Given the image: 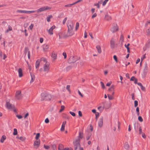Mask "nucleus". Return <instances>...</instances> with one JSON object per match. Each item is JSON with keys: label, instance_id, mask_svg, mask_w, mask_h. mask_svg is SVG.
I'll return each instance as SVG.
<instances>
[{"label": "nucleus", "instance_id": "nucleus-1", "mask_svg": "<svg viewBox=\"0 0 150 150\" xmlns=\"http://www.w3.org/2000/svg\"><path fill=\"white\" fill-rule=\"evenodd\" d=\"M83 137L82 132H79L78 138L73 141V145L74 150H83L82 147H81L80 143V139H82Z\"/></svg>", "mask_w": 150, "mask_h": 150}, {"label": "nucleus", "instance_id": "nucleus-2", "mask_svg": "<svg viewBox=\"0 0 150 150\" xmlns=\"http://www.w3.org/2000/svg\"><path fill=\"white\" fill-rule=\"evenodd\" d=\"M41 99L42 100H50L52 97L50 94L47 93H42L41 94Z\"/></svg>", "mask_w": 150, "mask_h": 150}, {"label": "nucleus", "instance_id": "nucleus-3", "mask_svg": "<svg viewBox=\"0 0 150 150\" xmlns=\"http://www.w3.org/2000/svg\"><path fill=\"white\" fill-rule=\"evenodd\" d=\"M68 29L73 30L74 28V24L73 21L71 20H68L67 23Z\"/></svg>", "mask_w": 150, "mask_h": 150}, {"label": "nucleus", "instance_id": "nucleus-4", "mask_svg": "<svg viewBox=\"0 0 150 150\" xmlns=\"http://www.w3.org/2000/svg\"><path fill=\"white\" fill-rule=\"evenodd\" d=\"M148 67L147 64L146 63L145 64L144 68L143 70L142 74V77L143 78H144L148 72Z\"/></svg>", "mask_w": 150, "mask_h": 150}, {"label": "nucleus", "instance_id": "nucleus-5", "mask_svg": "<svg viewBox=\"0 0 150 150\" xmlns=\"http://www.w3.org/2000/svg\"><path fill=\"white\" fill-rule=\"evenodd\" d=\"M51 8L48 6H43L35 11L37 13L40 12L47 10L50 9Z\"/></svg>", "mask_w": 150, "mask_h": 150}, {"label": "nucleus", "instance_id": "nucleus-6", "mask_svg": "<svg viewBox=\"0 0 150 150\" xmlns=\"http://www.w3.org/2000/svg\"><path fill=\"white\" fill-rule=\"evenodd\" d=\"M22 97V96L21 94V91H17L15 95L16 98L18 100H19L21 99Z\"/></svg>", "mask_w": 150, "mask_h": 150}, {"label": "nucleus", "instance_id": "nucleus-7", "mask_svg": "<svg viewBox=\"0 0 150 150\" xmlns=\"http://www.w3.org/2000/svg\"><path fill=\"white\" fill-rule=\"evenodd\" d=\"M35 12V11H26L22 10H18L17 12L21 13H33Z\"/></svg>", "mask_w": 150, "mask_h": 150}, {"label": "nucleus", "instance_id": "nucleus-8", "mask_svg": "<svg viewBox=\"0 0 150 150\" xmlns=\"http://www.w3.org/2000/svg\"><path fill=\"white\" fill-rule=\"evenodd\" d=\"M118 30V27L117 24L114 23L111 29V31L113 33H114L117 31Z\"/></svg>", "mask_w": 150, "mask_h": 150}, {"label": "nucleus", "instance_id": "nucleus-9", "mask_svg": "<svg viewBox=\"0 0 150 150\" xmlns=\"http://www.w3.org/2000/svg\"><path fill=\"white\" fill-rule=\"evenodd\" d=\"M50 63L48 62H46L44 65V71L48 72L49 69Z\"/></svg>", "mask_w": 150, "mask_h": 150}, {"label": "nucleus", "instance_id": "nucleus-10", "mask_svg": "<svg viewBox=\"0 0 150 150\" xmlns=\"http://www.w3.org/2000/svg\"><path fill=\"white\" fill-rule=\"evenodd\" d=\"M6 106L8 109H12L14 108V106L11 104L9 102H6Z\"/></svg>", "mask_w": 150, "mask_h": 150}, {"label": "nucleus", "instance_id": "nucleus-11", "mask_svg": "<svg viewBox=\"0 0 150 150\" xmlns=\"http://www.w3.org/2000/svg\"><path fill=\"white\" fill-rule=\"evenodd\" d=\"M74 34V32L72 30H69L68 29L67 33V34H64V36L66 37H68L72 36Z\"/></svg>", "mask_w": 150, "mask_h": 150}, {"label": "nucleus", "instance_id": "nucleus-12", "mask_svg": "<svg viewBox=\"0 0 150 150\" xmlns=\"http://www.w3.org/2000/svg\"><path fill=\"white\" fill-rule=\"evenodd\" d=\"M55 28V26L53 25L52 26L49 30H47L49 34L50 35H52L53 34V30Z\"/></svg>", "mask_w": 150, "mask_h": 150}, {"label": "nucleus", "instance_id": "nucleus-13", "mask_svg": "<svg viewBox=\"0 0 150 150\" xmlns=\"http://www.w3.org/2000/svg\"><path fill=\"white\" fill-rule=\"evenodd\" d=\"M76 61V60L74 57L73 56L70 57L68 60V62L69 63H74Z\"/></svg>", "mask_w": 150, "mask_h": 150}, {"label": "nucleus", "instance_id": "nucleus-14", "mask_svg": "<svg viewBox=\"0 0 150 150\" xmlns=\"http://www.w3.org/2000/svg\"><path fill=\"white\" fill-rule=\"evenodd\" d=\"M40 141L39 140H36L34 144V146L35 148H38L40 145Z\"/></svg>", "mask_w": 150, "mask_h": 150}, {"label": "nucleus", "instance_id": "nucleus-15", "mask_svg": "<svg viewBox=\"0 0 150 150\" xmlns=\"http://www.w3.org/2000/svg\"><path fill=\"white\" fill-rule=\"evenodd\" d=\"M103 117H101L99 119L98 122V125L100 127H101L103 126Z\"/></svg>", "mask_w": 150, "mask_h": 150}, {"label": "nucleus", "instance_id": "nucleus-16", "mask_svg": "<svg viewBox=\"0 0 150 150\" xmlns=\"http://www.w3.org/2000/svg\"><path fill=\"white\" fill-rule=\"evenodd\" d=\"M115 40L113 38H112L110 41L111 47L113 48L115 47Z\"/></svg>", "mask_w": 150, "mask_h": 150}, {"label": "nucleus", "instance_id": "nucleus-17", "mask_svg": "<svg viewBox=\"0 0 150 150\" xmlns=\"http://www.w3.org/2000/svg\"><path fill=\"white\" fill-rule=\"evenodd\" d=\"M18 72L19 73V76L20 77H22L23 76L22 70L21 68H20L18 70Z\"/></svg>", "mask_w": 150, "mask_h": 150}, {"label": "nucleus", "instance_id": "nucleus-18", "mask_svg": "<svg viewBox=\"0 0 150 150\" xmlns=\"http://www.w3.org/2000/svg\"><path fill=\"white\" fill-rule=\"evenodd\" d=\"M43 50L44 51H46L49 48V45L47 44H45L43 45Z\"/></svg>", "mask_w": 150, "mask_h": 150}, {"label": "nucleus", "instance_id": "nucleus-19", "mask_svg": "<svg viewBox=\"0 0 150 150\" xmlns=\"http://www.w3.org/2000/svg\"><path fill=\"white\" fill-rule=\"evenodd\" d=\"M6 136L4 135H3L1 139L0 142L2 143H3L4 140L6 139Z\"/></svg>", "mask_w": 150, "mask_h": 150}, {"label": "nucleus", "instance_id": "nucleus-20", "mask_svg": "<svg viewBox=\"0 0 150 150\" xmlns=\"http://www.w3.org/2000/svg\"><path fill=\"white\" fill-rule=\"evenodd\" d=\"M40 62L39 59H38L36 62L35 63V67L36 69L38 68L39 67Z\"/></svg>", "mask_w": 150, "mask_h": 150}, {"label": "nucleus", "instance_id": "nucleus-21", "mask_svg": "<svg viewBox=\"0 0 150 150\" xmlns=\"http://www.w3.org/2000/svg\"><path fill=\"white\" fill-rule=\"evenodd\" d=\"M96 49L98 50V52L100 53L101 52V50L100 46L98 45L96 47Z\"/></svg>", "mask_w": 150, "mask_h": 150}, {"label": "nucleus", "instance_id": "nucleus-22", "mask_svg": "<svg viewBox=\"0 0 150 150\" xmlns=\"http://www.w3.org/2000/svg\"><path fill=\"white\" fill-rule=\"evenodd\" d=\"M105 18L106 20L109 21L111 19V17L108 15H106L105 16Z\"/></svg>", "mask_w": 150, "mask_h": 150}, {"label": "nucleus", "instance_id": "nucleus-23", "mask_svg": "<svg viewBox=\"0 0 150 150\" xmlns=\"http://www.w3.org/2000/svg\"><path fill=\"white\" fill-rule=\"evenodd\" d=\"M146 49L149 48L150 47V40H149L146 44Z\"/></svg>", "mask_w": 150, "mask_h": 150}, {"label": "nucleus", "instance_id": "nucleus-24", "mask_svg": "<svg viewBox=\"0 0 150 150\" xmlns=\"http://www.w3.org/2000/svg\"><path fill=\"white\" fill-rule=\"evenodd\" d=\"M124 148L126 149H128L129 148V145L127 142H125L124 145Z\"/></svg>", "mask_w": 150, "mask_h": 150}, {"label": "nucleus", "instance_id": "nucleus-25", "mask_svg": "<svg viewBox=\"0 0 150 150\" xmlns=\"http://www.w3.org/2000/svg\"><path fill=\"white\" fill-rule=\"evenodd\" d=\"M130 44L129 43H128L127 45H126V44H125V47L127 49V52H128L129 53L130 52L129 51V45Z\"/></svg>", "mask_w": 150, "mask_h": 150}, {"label": "nucleus", "instance_id": "nucleus-26", "mask_svg": "<svg viewBox=\"0 0 150 150\" xmlns=\"http://www.w3.org/2000/svg\"><path fill=\"white\" fill-rule=\"evenodd\" d=\"M12 30V28L11 27L10 25H8V29H7L5 31V32L6 33H8V32L9 31H11Z\"/></svg>", "mask_w": 150, "mask_h": 150}, {"label": "nucleus", "instance_id": "nucleus-27", "mask_svg": "<svg viewBox=\"0 0 150 150\" xmlns=\"http://www.w3.org/2000/svg\"><path fill=\"white\" fill-rule=\"evenodd\" d=\"M63 146L62 144H59L58 147V150H63Z\"/></svg>", "mask_w": 150, "mask_h": 150}, {"label": "nucleus", "instance_id": "nucleus-28", "mask_svg": "<svg viewBox=\"0 0 150 150\" xmlns=\"http://www.w3.org/2000/svg\"><path fill=\"white\" fill-rule=\"evenodd\" d=\"M52 17V15H50L48 17H47L46 18L47 21V22H49L50 21V18Z\"/></svg>", "mask_w": 150, "mask_h": 150}, {"label": "nucleus", "instance_id": "nucleus-29", "mask_svg": "<svg viewBox=\"0 0 150 150\" xmlns=\"http://www.w3.org/2000/svg\"><path fill=\"white\" fill-rule=\"evenodd\" d=\"M40 61V62L41 61H43V62H45V63H46V62H47V59H46L44 57H42V58H41L40 60H39Z\"/></svg>", "mask_w": 150, "mask_h": 150}, {"label": "nucleus", "instance_id": "nucleus-30", "mask_svg": "<svg viewBox=\"0 0 150 150\" xmlns=\"http://www.w3.org/2000/svg\"><path fill=\"white\" fill-rule=\"evenodd\" d=\"M52 57L54 60L56 59L57 57V55L55 53H52Z\"/></svg>", "mask_w": 150, "mask_h": 150}, {"label": "nucleus", "instance_id": "nucleus-31", "mask_svg": "<svg viewBox=\"0 0 150 150\" xmlns=\"http://www.w3.org/2000/svg\"><path fill=\"white\" fill-rule=\"evenodd\" d=\"M91 135V133H88V134L86 136V140H88L90 139Z\"/></svg>", "mask_w": 150, "mask_h": 150}, {"label": "nucleus", "instance_id": "nucleus-32", "mask_svg": "<svg viewBox=\"0 0 150 150\" xmlns=\"http://www.w3.org/2000/svg\"><path fill=\"white\" fill-rule=\"evenodd\" d=\"M139 134H142V136L143 138H146V135L144 133H143L142 132H139Z\"/></svg>", "mask_w": 150, "mask_h": 150}, {"label": "nucleus", "instance_id": "nucleus-33", "mask_svg": "<svg viewBox=\"0 0 150 150\" xmlns=\"http://www.w3.org/2000/svg\"><path fill=\"white\" fill-rule=\"evenodd\" d=\"M74 5V3H72V4H67V5H64V6L65 7H71L73 5Z\"/></svg>", "mask_w": 150, "mask_h": 150}, {"label": "nucleus", "instance_id": "nucleus-34", "mask_svg": "<svg viewBox=\"0 0 150 150\" xmlns=\"http://www.w3.org/2000/svg\"><path fill=\"white\" fill-rule=\"evenodd\" d=\"M114 89V86L112 85L111 87L108 89V91H113Z\"/></svg>", "mask_w": 150, "mask_h": 150}, {"label": "nucleus", "instance_id": "nucleus-35", "mask_svg": "<svg viewBox=\"0 0 150 150\" xmlns=\"http://www.w3.org/2000/svg\"><path fill=\"white\" fill-rule=\"evenodd\" d=\"M28 51H29L28 48L27 47H25V49L24 53H25V54H26L27 53H28Z\"/></svg>", "mask_w": 150, "mask_h": 150}, {"label": "nucleus", "instance_id": "nucleus-36", "mask_svg": "<svg viewBox=\"0 0 150 150\" xmlns=\"http://www.w3.org/2000/svg\"><path fill=\"white\" fill-rule=\"evenodd\" d=\"M79 26V23L78 22L76 23V26L75 27V30H77Z\"/></svg>", "mask_w": 150, "mask_h": 150}, {"label": "nucleus", "instance_id": "nucleus-37", "mask_svg": "<svg viewBox=\"0 0 150 150\" xmlns=\"http://www.w3.org/2000/svg\"><path fill=\"white\" fill-rule=\"evenodd\" d=\"M146 32L147 35H150V27L149 28L146 30Z\"/></svg>", "mask_w": 150, "mask_h": 150}, {"label": "nucleus", "instance_id": "nucleus-38", "mask_svg": "<svg viewBox=\"0 0 150 150\" xmlns=\"http://www.w3.org/2000/svg\"><path fill=\"white\" fill-rule=\"evenodd\" d=\"M70 86L69 85H67L66 87V89L68 90V91H69V93L71 92V90L70 89Z\"/></svg>", "mask_w": 150, "mask_h": 150}, {"label": "nucleus", "instance_id": "nucleus-39", "mask_svg": "<svg viewBox=\"0 0 150 150\" xmlns=\"http://www.w3.org/2000/svg\"><path fill=\"white\" fill-rule=\"evenodd\" d=\"M65 107L64 105H62L61 106V109L59 110V112H62L64 109Z\"/></svg>", "mask_w": 150, "mask_h": 150}, {"label": "nucleus", "instance_id": "nucleus-40", "mask_svg": "<svg viewBox=\"0 0 150 150\" xmlns=\"http://www.w3.org/2000/svg\"><path fill=\"white\" fill-rule=\"evenodd\" d=\"M40 134L39 133H38L36 134V137H35V139L38 140L39 137H40Z\"/></svg>", "mask_w": 150, "mask_h": 150}, {"label": "nucleus", "instance_id": "nucleus-41", "mask_svg": "<svg viewBox=\"0 0 150 150\" xmlns=\"http://www.w3.org/2000/svg\"><path fill=\"white\" fill-rule=\"evenodd\" d=\"M19 139L21 140V141H24L25 139V137H20L19 138Z\"/></svg>", "mask_w": 150, "mask_h": 150}, {"label": "nucleus", "instance_id": "nucleus-42", "mask_svg": "<svg viewBox=\"0 0 150 150\" xmlns=\"http://www.w3.org/2000/svg\"><path fill=\"white\" fill-rule=\"evenodd\" d=\"M100 84L101 85L102 88L103 89L105 88V87L104 83L102 81H101Z\"/></svg>", "mask_w": 150, "mask_h": 150}, {"label": "nucleus", "instance_id": "nucleus-43", "mask_svg": "<svg viewBox=\"0 0 150 150\" xmlns=\"http://www.w3.org/2000/svg\"><path fill=\"white\" fill-rule=\"evenodd\" d=\"M108 99L110 100H112L113 98V97L111 95H110L109 94L108 95Z\"/></svg>", "mask_w": 150, "mask_h": 150}, {"label": "nucleus", "instance_id": "nucleus-44", "mask_svg": "<svg viewBox=\"0 0 150 150\" xmlns=\"http://www.w3.org/2000/svg\"><path fill=\"white\" fill-rule=\"evenodd\" d=\"M99 113L98 112H96V113L95 114L96 119V120H97L99 116Z\"/></svg>", "mask_w": 150, "mask_h": 150}, {"label": "nucleus", "instance_id": "nucleus-45", "mask_svg": "<svg viewBox=\"0 0 150 150\" xmlns=\"http://www.w3.org/2000/svg\"><path fill=\"white\" fill-rule=\"evenodd\" d=\"M138 120L141 122H142L143 121V119L142 118V117L141 116H139L138 117Z\"/></svg>", "mask_w": 150, "mask_h": 150}, {"label": "nucleus", "instance_id": "nucleus-46", "mask_svg": "<svg viewBox=\"0 0 150 150\" xmlns=\"http://www.w3.org/2000/svg\"><path fill=\"white\" fill-rule=\"evenodd\" d=\"M134 107H136L138 105V101L137 100H135L134 101Z\"/></svg>", "mask_w": 150, "mask_h": 150}, {"label": "nucleus", "instance_id": "nucleus-47", "mask_svg": "<svg viewBox=\"0 0 150 150\" xmlns=\"http://www.w3.org/2000/svg\"><path fill=\"white\" fill-rule=\"evenodd\" d=\"M108 0H105V1L103 2L102 5L103 6H104L105 5L107 2L108 1Z\"/></svg>", "mask_w": 150, "mask_h": 150}, {"label": "nucleus", "instance_id": "nucleus-48", "mask_svg": "<svg viewBox=\"0 0 150 150\" xmlns=\"http://www.w3.org/2000/svg\"><path fill=\"white\" fill-rule=\"evenodd\" d=\"M146 58V54L143 55L141 57V61H142Z\"/></svg>", "mask_w": 150, "mask_h": 150}, {"label": "nucleus", "instance_id": "nucleus-49", "mask_svg": "<svg viewBox=\"0 0 150 150\" xmlns=\"http://www.w3.org/2000/svg\"><path fill=\"white\" fill-rule=\"evenodd\" d=\"M67 17H66L63 20V22H62V23L63 24H65V23L67 20Z\"/></svg>", "mask_w": 150, "mask_h": 150}, {"label": "nucleus", "instance_id": "nucleus-50", "mask_svg": "<svg viewBox=\"0 0 150 150\" xmlns=\"http://www.w3.org/2000/svg\"><path fill=\"white\" fill-rule=\"evenodd\" d=\"M69 113L73 116H75L76 115L75 113L73 112L70 111Z\"/></svg>", "mask_w": 150, "mask_h": 150}, {"label": "nucleus", "instance_id": "nucleus-51", "mask_svg": "<svg viewBox=\"0 0 150 150\" xmlns=\"http://www.w3.org/2000/svg\"><path fill=\"white\" fill-rule=\"evenodd\" d=\"M113 58L116 62H117V58L116 55H114L113 56Z\"/></svg>", "mask_w": 150, "mask_h": 150}, {"label": "nucleus", "instance_id": "nucleus-52", "mask_svg": "<svg viewBox=\"0 0 150 150\" xmlns=\"http://www.w3.org/2000/svg\"><path fill=\"white\" fill-rule=\"evenodd\" d=\"M65 125H62L61 128V130L62 131L64 130V129Z\"/></svg>", "mask_w": 150, "mask_h": 150}, {"label": "nucleus", "instance_id": "nucleus-53", "mask_svg": "<svg viewBox=\"0 0 150 150\" xmlns=\"http://www.w3.org/2000/svg\"><path fill=\"white\" fill-rule=\"evenodd\" d=\"M132 99L133 100H135L134 95V93H132L131 94Z\"/></svg>", "mask_w": 150, "mask_h": 150}, {"label": "nucleus", "instance_id": "nucleus-54", "mask_svg": "<svg viewBox=\"0 0 150 150\" xmlns=\"http://www.w3.org/2000/svg\"><path fill=\"white\" fill-rule=\"evenodd\" d=\"M63 55L64 56V59H66L67 57V55L66 53L65 52H64L63 53Z\"/></svg>", "mask_w": 150, "mask_h": 150}, {"label": "nucleus", "instance_id": "nucleus-55", "mask_svg": "<svg viewBox=\"0 0 150 150\" xmlns=\"http://www.w3.org/2000/svg\"><path fill=\"white\" fill-rule=\"evenodd\" d=\"M28 58L29 59L30 57V51H28Z\"/></svg>", "mask_w": 150, "mask_h": 150}, {"label": "nucleus", "instance_id": "nucleus-56", "mask_svg": "<svg viewBox=\"0 0 150 150\" xmlns=\"http://www.w3.org/2000/svg\"><path fill=\"white\" fill-rule=\"evenodd\" d=\"M45 121L46 123H48L49 122V120L48 118H46L45 119Z\"/></svg>", "mask_w": 150, "mask_h": 150}, {"label": "nucleus", "instance_id": "nucleus-57", "mask_svg": "<svg viewBox=\"0 0 150 150\" xmlns=\"http://www.w3.org/2000/svg\"><path fill=\"white\" fill-rule=\"evenodd\" d=\"M3 56V54L1 50H0V59L2 58Z\"/></svg>", "mask_w": 150, "mask_h": 150}, {"label": "nucleus", "instance_id": "nucleus-58", "mask_svg": "<svg viewBox=\"0 0 150 150\" xmlns=\"http://www.w3.org/2000/svg\"><path fill=\"white\" fill-rule=\"evenodd\" d=\"M44 147L45 149H49L50 148V147L49 146L45 145H44Z\"/></svg>", "mask_w": 150, "mask_h": 150}, {"label": "nucleus", "instance_id": "nucleus-59", "mask_svg": "<svg viewBox=\"0 0 150 150\" xmlns=\"http://www.w3.org/2000/svg\"><path fill=\"white\" fill-rule=\"evenodd\" d=\"M78 114H79V116L80 117L82 116V112H81V111H79V112H78Z\"/></svg>", "mask_w": 150, "mask_h": 150}, {"label": "nucleus", "instance_id": "nucleus-60", "mask_svg": "<svg viewBox=\"0 0 150 150\" xmlns=\"http://www.w3.org/2000/svg\"><path fill=\"white\" fill-rule=\"evenodd\" d=\"M34 26V25L33 24H32L30 25L29 26L30 28V30H32Z\"/></svg>", "mask_w": 150, "mask_h": 150}, {"label": "nucleus", "instance_id": "nucleus-61", "mask_svg": "<svg viewBox=\"0 0 150 150\" xmlns=\"http://www.w3.org/2000/svg\"><path fill=\"white\" fill-rule=\"evenodd\" d=\"M16 116L19 119H21L22 117L21 115H16Z\"/></svg>", "mask_w": 150, "mask_h": 150}, {"label": "nucleus", "instance_id": "nucleus-62", "mask_svg": "<svg viewBox=\"0 0 150 150\" xmlns=\"http://www.w3.org/2000/svg\"><path fill=\"white\" fill-rule=\"evenodd\" d=\"M53 150H56V146L55 145H52Z\"/></svg>", "mask_w": 150, "mask_h": 150}, {"label": "nucleus", "instance_id": "nucleus-63", "mask_svg": "<svg viewBox=\"0 0 150 150\" xmlns=\"http://www.w3.org/2000/svg\"><path fill=\"white\" fill-rule=\"evenodd\" d=\"M136 79L134 76H133L131 78L130 81H134Z\"/></svg>", "mask_w": 150, "mask_h": 150}, {"label": "nucleus", "instance_id": "nucleus-64", "mask_svg": "<svg viewBox=\"0 0 150 150\" xmlns=\"http://www.w3.org/2000/svg\"><path fill=\"white\" fill-rule=\"evenodd\" d=\"M97 16V14L96 13H94L92 16V18H93L94 17H95Z\"/></svg>", "mask_w": 150, "mask_h": 150}]
</instances>
